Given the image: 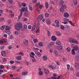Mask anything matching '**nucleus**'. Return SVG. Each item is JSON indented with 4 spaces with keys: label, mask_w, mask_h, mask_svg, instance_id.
<instances>
[{
    "label": "nucleus",
    "mask_w": 79,
    "mask_h": 79,
    "mask_svg": "<svg viewBox=\"0 0 79 79\" xmlns=\"http://www.w3.org/2000/svg\"><path fill=\"white\" fill-rule=\"evenodd\" d=\"M23 27V24L21 22H18L16 25L15 26V28L17 31H20V28Z\"/></svg>",
    "instance_id": "nucleus-1"
},
{
    "label": "nucleus",
    "mask_w": 79,
    "mask_h": 79,
    "mask_svg": "<svg viewBox=\"0 0 79 79\" xmlns=\"http://www.w3.org/2000/svg\"><path fill=\"white\" fill-rule=\"evenodd\" d=\"M25 9H26V8H23L22 9L20 10V11H21L20 15L18 17V19H20V18L22 16V15L23 14V12H24V11H25Z\"/></svg>",
    "instance_id": "nucleus-2"
},
{
    "label": "nucleus",
    "mask_w": 79,
    "mask_h": 79,
    "mask_svg": "<svg viewBox=\"0 0 79 79\" xmlns=\"http://www.w3.org/2000/svg\"><path fill=\"white\" fill-rule=\"evenodd\" d=\"M43 16L42 15H39L38 16L37 19L39 21H41L42 20V19H43Z\"/></svg>",
    "instance_id": "nucleus-3"
},
{
    "label": "nucleus",
    "mask_w": 79,
    "mask_h": 79,
    "mask_svg": "<svg viewBox=\"0 0 79 79\" xmlns=\"http://www.w3.org/2000/svg\"><path fill=\"white\" fill-rule=\"evenodd\" d=\"M46 22L48 25H50L51 23L50 19H47L46 20Z\"/></svg>",
    "instance_id": "nucleus-4"
},
{
    "label": "nucleus",
    "mask_w": 79,
    "mask_h": 79,
    "mask_svg": "<svg viewBox=\"0 0 79 79\" xmlns=\"http://www.w3.org/2000/svg\"><path fill=\"white\" fill-rule=\"evenodd\" d=\"M76 69H78L79 68V64L76 63L74 65Z\"/></svg>",
    "instance_id": "nucleus-5"
},
{
    "label": "nucleus",
    "mask_w": 79,
    "mask_h": 79,
    "mask_svg": "<svg viewBox=\"0 0 79 79\" xmlns=\"http://www.w3.org/2000/svg\"><path fill=\"white\" fill-rule=\"evenodd\" d=\"M44 72L45 74H48L50 73V72L45 69H44Z\"/></svg>",
    "instance_id": "nucleus-6"
},
{
    "label": "nucleus",
    "mask_w": 79,
    "mask_h": 79,
    "mask_svg": "<svg viewBox=\"0 0 79 79\" xmlns=\"http://www.w3.org/2000/svg\"><path fill=\"white\" fill-rule=\"evenodd\" d=\"M23 44L25 45L26 46L28 45V41H27V40H24Z\"/></svg>",
    "instance_id": "nucleus-7"
},
{
    "label": "nucleus",
    "mask_w": 79,
    "mask_h": 79,
    "mask_svg": "<svg viewBox=\"0 0 79 79\" xmlns=\"http://www.w3.org/2000/svg\"><path fill=\"white\" fill-rule=\"evenodd\" d=\"M51 40L52 41H55L56 40V37L55 36H53L51 37Z\"/></svg>",
    "instance_id": "nucleus-8"
},
{
    "label": "nucleus",
    "mask_w": 79,
    "mask_h": 79,
    "mask_svg": "<svg viewBox=\"0 0 79 79\" xmlns=\"http://www.w3.org/2000/svg\"><path fill=\"white\" fill-rule=\"evenodd\" d=\"M1 55L2 56H6V53L5 51L1 52Z\"/></svg>",
    "instance_id": "nucleus-9"
},
{
    "label": "nucleus",
    "mask_w": 79,
    "mask_h": 79,
    "mask_svg": "<svg viewBox=\"0 0 79 79\" xmlns=\"http://www.w3.org/2000/svg\"><path fill=\"white\" fill-rule=\"evenodd\" d=\"M35 53L37 56H41V54L40 53V52H37V51H36L35 52Z\"/></svg>",
    "instance_id": "nucleus-10"
},
{
    "label": "nucleus",
    "mask_w": 79,
    "mask_h": 79,
    "mask_svg": "<svg viewBox=\"0 0 79 79\" xmlns=\"http://www.w3.org/2000/svg\"><path fill=\"white\" fill-rule=\"evenodd\" d=\"M16 58L17 60H21L22 59V57L21 56H18L16 57Z\"/></svg>",
    "instance_id": "nucleus-11"
},
{
    "label": "nucleus",
    "mask_w": 79,
    "mask_h": 79,
    "mask_svg": "<svg viewBox=\"0 0 79 79\" xmlns=\"http://www.w3.org/2000/svg\"><path fill=\"white\" fill-rule=\"evenodd\" d=\"M73 50H75V51L78 50H79V47H78V46H76L74 47Z\"/></svg>",
    "instance_id": "nucleus-12"
},
{
    "label": "nucleus",
    "mask_w": 79,
    "mask_h": 79,
    "mask_svg": "<svg viewBox=\"0 0 79 79\" xmlns=\"http://www.w3.org/2000/svg\"><path fill=\"white\" fill-rule=\"evenodd\" d=\"M64 16L65 18H68L69 17V14L67 13H65L64 14Z\"/></svg>",
    "instance_id": "nucleus-13"
},
{
    "label": "nucleus",
    "mask_w": 79,
    "mask_h": 79,
    "mask_svg": "<svg viewBox=\"0 0 79 79\" xmlns=\"http://www.w3.org/2000/svg\"><path fill=\"white\" fill-rule=\"evenodd\" d=\"M38 45L39 47H43L44 46V43L42 42H40L38 43Z\"/></svg>",
    "instance_id": "nucleus-14"
},
{
    "label": "nucleus",
    "mask_w": 79,
    "mask_h": 79,
    "mask_svg": "<svg viewBox=\"0 0 79 79\" xmlns=\"http://www.w3.org/2000/svg\"><path fill=\"white\" fill-rule=\"evenodd\" d=\"M43 59L44 61H46L47 60V57L45 56H43Z\"/></svg>",
    "instance_id": "nucleus-15"
},
{
    "label": "nucleus",
    "mask_w": 79,
    "mask_h": 79,
    "mask_svg": "<svg viewBox=\"0 0 79 79\" xmlns=\"http://www.w3.org/2000/svg\"><path fill=\"white\" fill-rule=\"evenodd\" d=\"M75 59L77 60H79V55L77 54L75 56Z\"/></svg>",
    "instance_id": "nucleus-16"
},
{
    "label": "nucleus",
    "mask_w": 79,
    "mask_h": 79,
    "mask_svg": "<svg viewBox=\"0 0 79 79\" xmlns=\"http://www.w3.org/2000/svg\"><path fill=\"white\" fill-rule=\"evenodd\" d=\"M28 74V72H23L22 73V75H27Z\"/></svg>",
    "instance_id": "nucleus-17"
},
{
    "label": "nucleus",
    "mask_w": 79,
    "mask_h": 79,
    "mask_svg": "<svg viewBox=\"0 0 79 79\" xmlns=\"http://www.w3.org/2000/svg\"><path fill=\"white\" fill-rule=\"evenodd\" d=\"M59 4L60 6H61V5H63L64 4V1L62 0H61L60 1Z\"/></svg>",
    "instance_id": "nucleus-18"
},
{
    "label": "nucleus",
    "mask_w": 79,
    "mask_h": 79,
    "mask_svg": "<svg viewBox=\"0 0 79 79\" xmlns=\"http://www.w3.org/2000/svg\"><path fill=\"white\" fill-rule=\"evenodd\" d=\"M61 7L62 8L65 9V8H66V6L65 5H62Z\"/></svg>",
    "instance_id": "nucleus-19"
},
{
    "label": "nucleus",
    "mask_w": 79,
    "mask_h": 79,
    "mask_svg": "<svg viewBox=\"0 0 79 79\" xmlns=\"http://www.w3.org/2000/svg\"><path fill=\"white\" fill-rule=\"evenodd\" d=\"M72 54L73 55H76V52H74V49H72Z\"/></svg>",
    "instance_id": "nucleus-20"
},
{
    "label": "nucleus",
    "mask_w": 79,
    "mask_h": 79,
    "mask_svg": "<svg viewBox=\"0 0 79 79\" xmlns=\"http://www.w3.org/2000/svg\"><path fill=\"white\" fill-rule=\"evenodd\" d=\"M45 6L46 8H48V3L47 2H45Z\"/></svg>",
    "instance_id": "nucleus-21"
},
{
    "label": "nucleus",
    "mask_w": 79,
    "mask_h": 79,
    "mask_svg": "<svg viewBox=\"0 0 79 79\" xmlns=\"http://www.w3.org/2000/svg\"><path fill=\"white\" fill-rule=\"evenodd\" d=\"M54 45V44H53V43L52 42H51L49 43V46L50 47H52L53 45Z\"/></svg>",
    "instance_id": "nucleus-22"
},
{
    "label": "nucleus",
    "mask_w": 79,
    "mask_h": 79,
    "mask_svg": "<svg viewBox=\"0 0 79 79\" xmlns=\"http://www.w3.org/2000/svg\"><path fill=\"white\" fill-rule=\"evenodd\" d=\"M60 29L62 30H64V27L63 26V25H61L60 26Z\"/></svg>",
    "instance_id": "nucleus-23"
},
{
    "label": "nucleus",
    "mask_w": 79,
    "mask_h": 79,
    "mask_svg": "<svg viewBox=\"0 0 79 79\" xmlns=\"http://www.w3.org/2000/svg\"><path fill=\"white\" fill-rule=\"evenodd\" d=\"M56 44L58 45H61V42H60V41H57L56 42Z\"/></svg>",
    "instance_id": "nucleus-24"
},
{
    "label": "nucleus",
    "mask_w": 79,
    "mask_h": 79,
    "mask_svg": "<svg viewBox=\"0 0 79 79\" xmlns=\"http://www.w3.org/2000/svg\"><path fill=\"white\" fill-rule=\"evenodd\" d=\"M59 49L60 50H61L63 49V46L62 45H60L59 47Z\"/></svg>",
    "instance_id": "nucleus-25"
},
{
    "label": "nucleus",
    "mask_w": 79,
    "mask_h": 79,
    "mask_svg": "<svg viewBox=\"0 0 79 79\" xmlns=\"http://www.w3.org/2000/svg\"><path fill=\"white\" fill-rule=\"evenodd\" d=\"M23 27L25 29L27 30V25H23Z\"/></svg>",
    "instance_id": "nucleus-26"
},
{
    "label": "nucleus",
    "mask_w": 79,
    "mask_h": 79,
    "mask_svg": "<svg viewBox=\"0 0 79 79\" xmlns=\"http://www.w3.org/2000/svg\"><path fill=\"white\" fill-rule=\"evenodd\" d=\"M60 11H61L62 13H63V12H64V9L61 8H60Z\"/></svg>",
    "instance_id": "nucleus-27"
},
{
    "label": "nucleus",
    "mask_w": 79,
    "mask_h": 79,
    "mask_svg": "<svg viewBox=\"0 0 79 79\" xmlns=\"http://www.w3.org/2000/svg\"><path fill=\"white\" fill-rule=\"evenodd\" d=\"M45 17L46 18H47L49 16V14L48 13H46L45 14Z\"/></svg>",
    "instance_id": "nucleus-28"
},
{
    "label": "nucleus",
    "mask_w": 79,
    "mask_h": 79,
    "mask_svg": "<svg viewBox=\"0 0 79 79\" xmlns=\"http://www.w3.org/2000/svg\"><path fill=\"white\" fill-rule=\"evenodd\" d=\"M22 3L21 2H19V3H18V6H19V8H21L22 6Z\"/></svg>",
    "instance_id": "nucleus-29"
},
{
    "label": "nucleus",
    "mask_w": 79,
    "mask_h": 79,
    "mask_svg": "<svg viewBox=\"0 0 79 79\" xmlns=\"http://www.w3.org/2000/svg\"><path fill=\"white\" fill-rule=\"evenodd\" d=\"M66 50L67 51V52H69L71 51V48H70L68 47L67 48Z\"/></svg>",
    "instance_id": "nucleus-30"
},
{
    "label": "nucleus",
    "mask_w": 79,
    "mask_h": 79,
    "mask_svg": "<svg viewBox=\"0 0 79 79\" xmlns=\"http://www.w3.org/2000/svg\"><path fill=\"white\" fill-rule=\"evenodd\" d=\"M56 34H57V35H59V36H61V34L59 31H57L56 32Z\"/></svg>",
    "instance_id": "nucleus-31"
},
{
    "label": "nucleus",
    "mask_w": 79,
    "mask_h": 79,
    "mask_svg": "<svg viewBox=\"0 0 79 79\" xmlns=\"http://www.w3.org/2000/svg\"><path fill=\"white\" fill-rule=\"evenodd\" d=\"M6 31H10V27L6 26Z\"/></svg>",
    "instance_id": "nucleus-32"
},
{
    "label": "nucleus",
    "mask_w": 79,
    "mask_h": 79,
    "mask_svg": "<svg viewBox=\"0 0 79 79\" xmlns=\"http://www.w3.org/2000/svg\"><path fill=\"white\" fill-rule=\"evenodd\" d=\"M69 23L71 24V25H72V26H74V24L73 23V22H72L71 21H69Z\"/></svg>",
    "instance_id": "nucleus-33"
},
{
    "label": "nucleus",
    "mask_w": 79,
    "mask_h": 79,
    "mask_svg": "<svg viewBox=\"0 0 79 79\" xmlns=\"http://www.w3.org/2000/svg\"><path fill=\"white\" fill-rule=\"evenodd\" d=\"M55 24H59V20H57L55 21Z\"/></svg>",
    "instance_id": "nucleus-34"
},
{
    "label": "nucleus",
    "mask_w": 79,
    "mask_h": 79,
    "mask_svg": "<svg viewBox=\"0 0 79 79\" xmlns=\"http://www.w3.org/2000/svg\"><path fill=\"white\" fill-rule=\"evenodd\" d=\"M73 2L75 5H77V2L76 0L73 1Z\"/></svg>",
    "instance_id": "nucleus-35"
},
{
    "label": "nucleus",
    "mask_w": 79,
    "mask_h": 79,
    "mask_svg": "<svg viewBox=\"0 0 79 79\" xmlns=\"http://www.w3.org/2000/svg\"><path fill=\"white\" fill-rule=\"evenodd\" d=\"M35 26H33L32 27V31H34V30H35Z\"/></svg>",
    "instance_id": "nucleus-36"
},
{
    "label": "nucleus",
    "mask_w": 79,
    "mask_h": 79,
    "mask_svg": "<svg viewBox=\"0 0 79 79\" xmlns=\"http://www.w3.org/2000/svg\"><path fill=\"white\" fill-rule=\"evenodd\" d=\"M54 54L56 55L57 54H58V51H57L56 50H55L54 51Z\"/></svg>",
    "instance_id": "nucleus-37"
},
{
    "label": "nucleus",
    "mask_w": 79,
    "mask_h": 79,
    "mask_svg": "<svg viewBox=\"0 0 79 79\" xmlns=\"http://www.w3.org/2000/svg\"><path fill=\"white\" fill-rule=\"evenodd\" d=\"M5 27V26L3 25L2 27L1 28V30H3V29Z\"/></svg>",
    "instance_id": "nucleus-38"
},
{
    "label": "nucleus",
    "mask_w": 79,
    "mask_h": 79,
    "mask_svg": "<svg viewBox=\"0 0 79 79\" xmlns=\"http://www.w3.org/2000/svg\"><path fill=\"white\" fill-rule=\"evenodd\" d=\"M70 42L71 43H74V40L70 39Z\"/></svg>",
    "instance_id": "nucleus-39"
},
{
    "label": "nucleus",
    "mask_w": 79,
    "mask_h": 79,
    "mask_svg": "<svg viewBox=\"0 0 79 79\" xmlns=\"http://www.w3.org/2000/svg\"><path fill=\"white\" fill-rule=\"evenodd\" d=\"M39 74L40 75H41V76H42V75H43V74L42 73V72L41 71H40L39 72Z\"/></svg>",
    "instance_id": "nucleus-40"
},
{
    "label": "nucleus",
    "mask_w": 79,
    "mask_h": 79,
    "mask_svg": "<svg viewBox=\"0 0 79 79\" xmlns=\"http://www.w3.org/2000/svg\"><path fill=\"white\" fill-rule=\"evenodd\" d=\"M37 39H35L34 40V43H36V42H37L38 41Z\"/></svg>",
    "instance_id": "nucleus-41"
},
{
    "label": "nucleus",
    "mask_w": 79,
    "mask_h": 79,
    "mask_svg": "<svg viewBox=\"0 0 79 79\" xmlns=\"http://www.w3.org/2000/svg\"><path fill=\"white\" fill-rule=\"evenodd\" d=\"M2 61L3 62H6V58H3Z\"/></svg>",
    "instance_id": "nucleus-42"
},
{
    "label": "nucleus",
    "mask_w": 79,
    "mask_h": 79,
    "mask_svg": "<svg viewBox=\"0 0 79 79\" xmlns=\"http://www.w3.org/2000/svg\"><path fill=\"white\" fill-rule=\"evenodd\" d=\"M22 20H23V21H26V20H27V19L26 18H23L22 19Z\"/></svg>",
    "instance_id": "nucleus-43"
},
{
    "label": "nucleus",
    "mask_w": 79,
    "mask_h": 79,
    "mask_svg": "<svg viewBox=\"0 0 79 79\" xmlns=\"http://www.w3.org/2000/svg\"><path fill=\"white\" fill-rule=\"evenodd\" d=\"M63 19L64 21H69V19L66 18H64Z\"/></svg>",
    "instance_id": "nucleus-44"
},
{
    "label": "nucleus",
    "mask_w": 79,
    "mask_h": 79,
    "mask_svg": "<svg viewBox=\"0 0 79 79\" xmlns=\"http://www.w3.org/2000/svg\"><path fill=\"white\" fill-rule=\"evenodd\" d=\"M47 32L48 36H50V31H48Z\"/></svg>",
    "instance_id": "nucleus-45"
},
{
    "label": "nucleus",
    "mask_w": 79,
    "mask_h": 79,
    "mask_svg": "<svg viewBox=\"0 0 79 79\" xmlns=\"http://www.w3.org/2000/svg\"><path fill=\"white\" fill-rule=\"evenodd\" d=\"M15 63H20V61H19L15 60Z\"/></svg>",
    "instance_id": "nucleus-46"
},
{
    "label": "nucleus",
    "mask_w": 79,
    "mask_h": 79,
    "mask_svg": "<svg viewBox=\"0 0 79 79\" xmlns=\"http://www.w3.org/2000/svg\"><path fill=\"white\" fill-rule=\"evenodd\" d=\"M52 69H54L55 70V69H56V67L54 66H52V68H51Z\"/></svg>",
    "instance_id": "nucleus-47"
},
{
    "label": "nucleus",
    "mask_w": 79,
    "mask_h": 79,
    "mask_svg": "<svg viewBox=\"0 0 79 79\" xmlns=\"http://www.w3.org/2000/svg\"><path fill=\"white\" fill-rule=\"evenodd\" d=\"M24 15L25 16H29V13H28V12H27V13H26L25 14H24Z\"/></svg>",
    "instance_id": "nucleus-48"
},
{
    "label": "nucleus",
    "mask_w": 79,
    "mask_h": 79,
    "mask_svg": "<svg viewBox=\"0 0 79 79\" xmlns=\"http://www.w3.org/2000/svg\"><path fill=\"white\" fill-rule=\"evenodd\" d=\"M31 37L32 39H34V38H35V36L33 35H31Z\"/></svg>",
    "instance_id": "nucleus-49"
},
{
    "label": "nucleus",
    "mask_w": 79,
    "mask_h": 79,
    "mask_svg": "<svg viewBox=\"0 0 79 79\" xmlns=\"http://www.w3.org/2000/svg\"><path fill=\"white\" fill-rule=\"evenodd\" d=\"M15 63V61H13V60H10V64H13Z\"/></svg>",
    "instance_id": "nucleus-50"
},
{
    "label": "nucleus",
    "mask_w": 79,
    "mask_h": 79,
    "mask_svg": "<svg viewBox=\"0 0 79 79\" xmlns=\"http://www.w3.org/2000/svg\"><path fill=\"white\" fill-rule=\"evenodd\" d=\"M67 69H69V68H70V65L69 64H67Z\"/></svg>",
    "instance_id": "nucleus-51"
},
{
    "label": "nucleus",
    "mask_w": 79,
    "mask_h": 79,
    "mask_svg": "<svg viewBox=\"0 0 79 79\" xmlns=\"http://www.w3.org/2000/svg\"><path fill=\"white\" fill-rule=\"evenodd\" d=\"M74 44H78V41L77 40L74 41Z\"/></svg>",
    "instance_id": "nucleus-52"
},
{
    "label": "nucleus",
    "mask_w": 79,
    "mask_h": 79,
    "mask_svg": "<svg viewBox=\"0 0 79 79\" xmlns=\"http://www.w3.org/2000/svg\"><path fill=\"white\" fill-rule=\"evenodd\" d=\"M76 76H77V77H79V72H77L76 73Z\"/></svg>",
    "instance_id": "nucleus-53"
},
{
    "label": "nucleus",
    "mask_w": 79,
    "mask_h": 79,
    "mask_svg": "<svg viewBox=\"0 0 79 79\" xmlns=\"http://www.w3.org/2000/svg\"><path fill=\"white\" fill-rule=\"evenodd\" d=\"M31 27H32V26H31V25H29L28 27V28L29 29H31Z\"/></svg>",
    "instance_id": "nucleus-54"
},
{
    "label": "nucleus",
    "mask_w": 79,
    "mask_h": 79,
    "mask_svg": "<svg viewBox=\"0 0 79 79\" xmlns=\"http://www.w3.org/2000/svg\"><path fill=\"white\" fill-rule=\"evenodd\" d=\"M30 57L32 58H34V56H33V55H31V54H30Z\"/></svg>",
    "instance_id": "nucleus-55"
},
{
    "label": "nucleus",
    "mask_w": 79,
    "mask_h": 79,
    "mask_svg": "<svg viewBox=\"0 0 79 79\" xmlns=\"http://www.w3.org/2000/svg\"><path fill=\"white\" fill-rule=\"evenodd\" d=\"M22 6H26V4L24 3H22Z\"/></svg>",
    "instance_id": "nucleus-56"
},
{
    "label": "nucleus",
    "mask_w": 79,
    "mask_h": 79,
    "mask_svg": "<svg viewBox=\"0 0 79 79\" xmlns=\"http://www.w3.org/2000/svg\"><path fill=\"white\" fill-rule=\"evenodd\" d=\"M0 67L1 69H3V68H4V66L3 65H1Z\"/></svg>",
    "instance_id": "nucleus-57"
},
{
    "label": "nucleus",
    "mask_w": 79,
    "mask_h": 79,
    "mask_svg": "<svg viewBox=\"0 0 79 79\" xmlns=\"http://www.w3.org/2000/svg\"><path fill=\"white\" fill-rule=\"evenodd\" d=\"M66 58L65 57H64L63 58V61H66Z\"/></svg>",
    "instance_id": "nucleus-58"
},
{
    "label": "nucleus",
    "mask_w": 79,
    "mask_h": 79,
    "mask_svg": "<svg viewBox=\"0 0 79 79\" xmlns=\"http://www.w3.org/2000/svg\"><path fill=\"white\" fill-rule=\"evenodd\" d=\"M3 14V10H0V15Z\"/></svg>",
    "instance_id": "nucleus-59"
},
{
    "label": "nucleus",
    "mask_w": 79,
    "mask_h": 79,
    "mask_svg": "<svg viewBox=\"0 0 79 79\" xmlns=\"http://www.w3.org/2000/svg\"><path fill=\"white\" fill-rule=\"evenodd\" d=\"M7 69H10L11 68H10V66L9 65L7 67Z\"/></svg>",
    "instance_id": "nucleus-60"
},
{
    "label": "nucleus",
    "mask_w": 79,
    "mask_h": 79,
    "mask_svg": "<svg viewBox=\"0 0 79 79\" xmlns=\"http://www.w3.org/2000/svg\"><path fill=\"white\" fill-rule=\"evenodd\" d=\"M28 13V10H26L24 12V14H25L26 13Z\"/></svg>",
    "instance_id": "nucleus-61"
},
{
    "label": "nucleus",
    "mask_w": 79,
    "mask_h": 79,
    "mask_svg": "<svg viewBox=\"0 0 79 79\" xmlns=\"http://www.w3.org/2000/svg\"><path fill=\"white\" fill-rule=\"evenodd\" d=\"M4 48H5V47H4V46H1L0 47V48L2 50H3V49H4Z\"/></svg>",
    "instance_id": "nucleus-62"
},
{
    "label": "nucleus",
    "mask_w": 79,
    "mask_h": 79,
    "mask_svg": "<svg viewBox=\"0 0 79 79\" xmlns=\"http://www.w3.org/2000/svg\"><path fill=\"white\" fill-rule=\"evenodd\" d=\"M32 61L33 62H35V61H36V60L34 59L32 60Z\"/></svg>",
    "instance_id": "nucleus-63"
},
{
    "label": "nucleus",
    "mask_w": 79,
    "mask_h": 79,
    "mask_svg": "<svg viewBox=\"0 0 79 79\" xmlns=\"http://www.w3.org/2000/svg\"><path fill=\"white\" fill-rule=\"evenodd\" d=\"M0 20L1 21H3V20H4V18H0Z\"/></svg>",
    "instance_id": "nucleus-64"
}]
</instances>
